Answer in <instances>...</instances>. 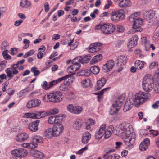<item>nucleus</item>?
<instances>
[{
  "instance_id": "f257e3e1",
  "label": "nucleus",
  "mask_w": 159,
  "mask_h": 159,
  "mask_svg": "<svg viewBox=\"0 0 159 159\" xmlns=\"http://www.w3.org/2000/svg\"><path fill=\"white\" fill-rule=\"evenodd\" d=\"M115 130L114 134L122 137L129 148H133L136 136L130 124L126 123L120 124L115 127Z\"/></svg>"
},
{
  "instance_id": "f03ea898",
  "label": "nucleus",
  "mask_w": 159,
  "mask_h": 159,
  "mask_svg": "<svg viewBox=\"0 0 159 159\" xmlns=\"http://www.w3.org/2000/svg\"><path fill=\"white\" fill-rule=\"evenodd\" d=\"M113 129L114 127L112 125L107 128L106 125L103 124L99 127V130L96 132L95 137L96 139H99L104 135L105 138L107 139L111 135Z\"/></svg>"
},
{
  "instance_id": "7ed1b4c3",
  "label": "nucleus",
  "mask_w": 159,
  "mask_h": 159,
  "mask_svg": "<svg viewBox=\"0 0 159 159\" xmlns=\"http://www.w3.org/2000/svg\"><path fill=\"white\" fill-rule=\"evenodd\" d=\"M62 95V93L60 91H53L45 94L43 98V100L44 102H59L62 100L61 98Z\"/></svg>"
},
{
  "instance_id": "20e7f679",
  "label": "nucleus",
  "mask_w": 159,
  "mask_h": 159,
  "mask_svg": "<svg viewBox=\"0 0 159 159\" xmlns=\"http://www.w3.org/2000/svg\"><path fill=\"white\" fill-rule=\"evenodd\" d=\"M149 96V94L141 91L135 94L132 98L135 106L138 107L146 101Z\"/></svg>"
},
{
  "instance_id": "39448f33",
  "label": "nucleus",
  "mask_w": 159,
  "mask_h": 159,
  "mask_svg": "<svg viewBox=\"0 0 159 159\" xmlns=\"http://www.w3.org/2000/svg\"><path fill=\"white\" fill-rule=\"evenodd\" d=\"M74 79V76L71 74H69L60 78L56 80L51 81L49 83V84H48L47 81H44L43 82L41 86L43 89L47 90L52 87L53 85L56 84L63 80H71V81H72V80Z\"/></svg>"
},
{
  "instance_id": "423d86ee",
  "label": "nucleus",
  "mask_w": 159,
  "mask_h": 159,
  "mask_svg": "<svg viewBox=\"0 0 159 159\" xmlns=\"http://www.w3.org/2000/svg\"><path fill=\"white\" fill-rule=\"evenodd\" d=\"M153 86V80L150 74H147L143 77L142 81V87L145 91L149 92Z\"/></svg>"
},
{
  "instance_id": "0eeeda50",
  "label": "nucleus",
  "mask_w": 159,
  "mask_h": 159,
  "mask_svg": "<svg viewBox=\"0 0 159 159\" xmlns=\"http://www.w3.org/2000/svg\"><path fill=\"white\" fill-rule=\"evenodd\" d=\"M95 29L96 30H100L104 34H106L112 33L115 28L114 25L108 23L98 25L95 26Z\"/></svg>"
},
{
  "instance_id": "6e6552de",
  "label": "nucleus",
  "mask_w": 159,
  "mask_h": 159,
  "mask_svg": "<svg viewBox=\"0 0 159 159\" xmlns=\"http://www.w3.org/2000/svg\"><path fill=\"white\" fill-rule=\"evenodd\" d=\"M110 15L111 20L115 23L122 20L125 18V16L121 10L113 11Z\"/></svg>"
},
{
  "instance_id": "1a4fd4ad",
  "label": "nucleus",
  "mask_w": 159,
  "mask_h": 159,
  "mask_svg": "<svg viewBox=\"0 0 159 159\" xmlns=\"http://www.w3.org/2000/svg\"><path fill=\"white\" fill-rule=\"evenodd\" d=\"M124 100V97L122 96H120L114 103L112 107L111 108L110 114L113 115L116 113L120 109L122 105V102Z\"/></svg>"
},
{
  "instance_id": "9d476101",
  "label": "nucleus",
  "mask_w": 159,
  "mask_h": 159,
  "mask_svg": "<svg viewBox=\"0 0 159 159\" xmlns=\"http://www.w3.org/2000/svg\"><path fill=\"white\" fill-rule=\"evenodd\" d=\"M18 67L19 65L17 63L12 65L11 68H8L5 70V72L7 76L9 78V80L12 78L14 75H16L19 73V71L17 70Z\"/></svg>"
},
{
  "instance_id": "9b49d317",
  "label": "nucleus",
  "mask_w": 159,
  "mask_h": 159,
  "mask_svg": "<svg viewBox=\"0 0 159 159\" xmlns=\"http://www.w3.org/2000/svg\"><path fill=\"white\" fill-rule=\"evenodd\" d=\"M53 135L55 137H57L61 135L64 129L63 125L61 123L55 124L52 128Z\"/></svg>"
},
{
  "instance_id": "f8f14e48",
  "label": "nucleus",
  "mask_w": 159,
  "mask_h": 159,
  "mask_svg": "<svg viewBox=\"0 0 159 159\" xmlns=\"http://www.w3.org/2000/svg\"><path fill=\"white\" fill-rule=\"evenodd\" d=\"M117 61L118 66L120 67L118 68L117 70L118 72H120L122 70L123 66L126 63V58L124 56H120L117 58Z\"/></svg>"
},
{
  "instance_id": "ddd939ff",
  "label": "nucleus",
  "mask_w": 159,
  "mask_h": 159,
  "mask_svg": "<svg viewBox=\"0 0 159 159\" xmlns=\"http://www.w3.org/2000/svg\"><path fill=\"white\" fill-rule=\"evenodd\" d=\"M143 23V19H137L134 20L132 25L133 28L134 29L135 32H141L143 29L141 27Z\"/></svg>"
},
{
  "instance_id": "4468645a",
  "label": "nucleus",
  "mask_w": 159,
  "mask_h": 159,
  "mask_svg": "<svg viewBox=\"0 0 159 159\" xmlns=\"http://www.w3.org/2000/svg\"><path fill=\"white\" fill-rule=\"evenodd\" d=\"M41 103V101L36 98L29 101L27 104V107L29 108L39 106Z\"/></svg>"
},
{
  "instance_id": "2eb2a0df",
  "label": "nucleus",
  "mask_w": 159,
  "mask_h": 159,
  "mask_svg": "<svg viewBox=\"0 0 159 159\" xmlns=\"http://www.w3.org/2000/svg\"><path fill=\"white\" fill-rule=\"evenodd\" d=\"M102 45V43H99L91 44L89 48V52L90 53H94L100 50L101 48Z\"/></svg>"
},
{
  "instance_id": "dca6fc26",
  "label": "nucleus",
  "mask_w": 159,
  "mask_h": 159,
  "mask_svg": "<svg viewBox=\"0 0 159 159\" xmlns=\"http://www.w3.org/2000/svg\"><path fill=\"white\" fill-rule=\"evenodd\" d=\"M115 64L114 61L113 60H110L108 61L103 66V71L105 72L110 71L113 68Z\"/></svg>"
},
{
  "instance_id": "f3484780",
  "label": "nucleus",
  "mask_w": 159,
  "mask_h": 159,
  "mask_svg": "<svg viewBox=\"0 0 159 159\" xmlns=\"http://www.w3.org/2000/svg\"><path fill=\"white\" fill-rule=\"evenodd\" d=\"M28 134L25 133H21L18 134L16 137V140L20 142H22L27 140L29 138Z\"/></svg>"
},
{
  "instance_id": "a211bd4d",
  "label": "nucleus",
  "mask_w": 159,
  "mask_h": 159,
  "mask_svg": "<svg viewBox=\"0 0 159 159\" xmlns=\"http://www.w3.org/2000/svg\"><path fill=\"white\" fill-rule=\"evenodd\" d=\"M133 104L134 103L132 98H127L124 107V111L126 112L130 110L133 107Z\"/></svg>"
},
{
  "instance_id": "6ab92c4d",
  "label": "nucleus",
  "mask_w": 159,
  "mask_h": 159,
  "mask_svg": "<svg viewBox=\"0 0 159 159\" xmlns=\"http://www.w3.org/2000/svg\"><path fill=\"white\" fill-rule=\"evenodd\" d=\"M39 122L40 121L37 120L30 123L28 125V128L30 130L33 132L38 131L39 129L38 125Z\"/></svg>"
},
{
  "instance_id": "aec40b11",
  "label": "nucleus",
  "mask_w": 159,
  "mask_h": 159,
  "mask_svg": "<svg viewBox=\"0 0 159 159\" xmlns=\"http://www.w3.org/2000/svg\"><path fill=\"white\" fill-rule=\"evenodd\" d=\"M150 144V140L148 138H145L140 144L139 146V150L141 151H145L148 148Z\"/></svg>"
},
{
  "instance_id": "412c9836",
  "label": "nucleus",
  "mask_w": 159,
  "mask_h": 159,
  "mask_svg": "<svg viewBox=\"0 0 159 159\" xmlns=\"http://www.w3.org/2000/svg\"><path fill=\"white\" fill-rule=\"evenodd\" d=\"M32 6L31 2L28 0H21L20 7L21 8H30Z\"/></svg>"
},
{
  "instance_id": "4be33fe9",
  "label": "nucleus",
  "mask_w": 159,
  "mask_h": 159,
  "mask_svg": "<svg viewBox=\"0 0 159 159\" xmlns=\"http://www.w3.org/2000/svg\"><path fill=\"white\" fill-rule=\"evenodd\" d=\"M155 15V12L153 10L145 11L143 13V17L147 20L153 18Z\"/></svg>"
},
{
  "instance_id": "5701e85b",
  "label": "nucleus",
  "mask_w": 159,
  "mask_h": 159,
  "mask_svg": "<svg viewBox=\"0 0 159 159\" xmlns=\"http://www.w3.org/2000/svg\"><path fill=\"white\" fill-rule=\"evenodd\" d=\"M43 142V138L40 136H34L33 139V145L36 146L34 147L35 148L37 147L38 144L41 143Z\"/></svg>"
},
{
  "instance_id": "b1692460",
  "label": "nucleus",
  "mask_w": 159,
  "mask_h": 159,
  "mask_svg": "<svg viewBox=\"0 0 159 159\" xmlns=\"http://www.w3.org/2000/svg\"><path fill=\"white\" fill-rule=\"evenodd\" d=\"M106 82V80L105 78H102L98 80L97 82L96 85V89L97 90L100 89L105 84Z\"/></svg>"
},
{
  "instance_id": "393cba45",
  "label": "nucleus",
  "mask_w": 159,
  "mask_h": 159,
  "mask_svg": "<svg viewBox=\"0 0 159 159\" xmlns=\"http://www.w3.org/2000/svg\"><path fill=\"white\" fill-rule=\"evenodd\" d=\"M82 124V123L81 120L77 119L74 122L72 126L74 129L79 130L81 128Z\"/></svg>"
},
{
  "instance_id": "a878e982",
  "label": "nucleus",
  "mask_w": 159,
  "mask_h": 159,
  "mask_svg": "<svg viewBox=\"0 0 159 159\" xmlns=\"http://www.w3.org/2000/svg\"><path fill=\"white\" fill-rule=\"evenodd\" d=\"M32 154L35 158L39 159H43V154L40 151L34 150L32 152Z\"/></svg>"
},
{
  "instance_id": "bb28decb",
  "label": "nucleus",
  "mask_w": 159,
  "mask_h": 159,
  "mask_svg": "<svg viewBox=\"0 0 159 159\" xmlns=\"http://www.w3.org/2000/svg\"><path fill=\"white\" fill-rule=\"evenodd\" d=\"M131 5V3L129 0H122L119 4V6L121 8H125Z\"/></svg>"
},
{
  "instance_id": "cd10ccee",
  "label": "nucleus",
  "mask_w": 159,
  "mask_h": 159,
  "mask_svg": "<svg viewBox=\"0 0 159 159\" xmlns=\"http://www.w3.org/2000/svg\"><path fill=\"white\" fill-rule=\"evenodd\" d=\"M44 136L47 138H50L53 137H55L53 135V133L52 129L49 128L44 131L43 133Z\"/></svg>"
},
{
  "instance_id": "c85d7f7f",
  "label": "nucleus",
  "mask_w": 159,
  "mask_h": 159,
  "mask_svg": "<svg viewBox=\"0 0 159 159\" xmlns=\"http://www.w3.org/2000/svg\"><path fill=\"white\" fill-rule=\"evenodd\" d=\"M34 119H39L44 117L46 116L45 111H34Z\"/></svg>"
},
{
  "instance_id": "c756f323",
  "label": "nucleus",
  "mask_w": 159,
  "mask_h": 159,
  "mask_svg": "<svg viewBox=\"0 0 159 159\" xmlns=\"http://www.w3.org/2000/svg\"><path fill=\"white\" fill-rule=\"evenodd\" d=\"M102 58V54H98L94 56L90 62V64H95L100 61Z\"/></svg>"
},
{
  "instance_id": "7c9ffc66",
  "label": "nucleus",
  "mask_w": 159,
  "mask_h": 159,
  "mask_svg": "<svg viewBox=\"0 0 159 159\" xmlns=\"http://www.w3.org/2000/svg\"><path fill=\"white\" fill-rule=\"evenodd\" d=\"M81 84L84 88H87L91 86V81L89 79H85L82 80Z\"/></svg>"
},
{
  "instance_id": "2f4dec72",
  "label": "nucleus",
  "mask_w": 159,
  "mask_h": 159,
  "mask_svg": "<svg viewBox=\"0 0 159 159\" xmlns=\"http://www.w3.org/2000/svg\"><path fill=\"white\" fill-rule=\"evenodd\" d=\"M91 137V134L89 132L84 133L82 139V143L84 144L87 143Z\"/></svg>"
},
{
  "instance_id": "473e14b6",
  "label": "nucleus",
  "mask_w": 159,
  "mask_h": 159,
  "mask_svg": "<svg viewBox=\"0 0 159 159\" xmlns=\"http://www.w3.org/2000/svg\"><path fill=\"white\" fill-rule=\"evenodd\" d=\"M70 89L69 85L65 83L61 84L59 87V90L63 91H67L69 90Z\"/></svg>"
},
{
  "instance_id": "72a5a7b5",
  "label": "nucleus",
  "mask_w": 159,
  "mask_h": 159,
  "mask_svg": "<svg viewBox=\"0 0 159 159\" xmlns=\"http://www.w3.org/2000/svg\"><path fill=\"white\" fill-rule=\"evenodd\" d=\"M135 66L138 69H141L144 66V62L140 60H137L135 63Z\"/></svg>"
},
{
  "instance_id": "f704fd0d",
  "label": "nucleus",
  "mask_w": 159,
  "mask_h": 159,
  "mask_svg": "<svg viewBox=\"0 0 159 159\" xmlns=\"http://www.w3.org/2000/svg\"><path fill=\"white\" fill-rule=\"evenodd\" d=\"M90 70L91 73L95 75L98 74L100 70L99 67L96 66H94L91 67Z\"/></svg>"
},
{
  "instance_id": "c9c22d12",
  "label": "nucleus",
  "mask_w": 159,
  "mask_h": 159,
  "mask_svg": "<svg viewBox=\"0 0 159 159\" xmlns=\"http://www.w3.org/2000/svg\"><path fill=\"white\" fill-rule=\"evenodd\" d=\"M83 110V107L81 106H75L74 114H79L81 113Z\"/></svg>"
},
{
  "instance_id": "e433bc0d",
  "label": "nucleus",
  "mask_w": 159,
  "mask_h": 159,
  "mask_svg": "<svg viewBox=\"0 0 159 159\" xmlns=\"http://www.w3.org/2000/svg\"><path fill=\"white\" fill-rule=\"evenodd\" d=\"M34 88V84H30L27 88L22 90L24 94L32 90Z\"/></svg>"
},
{
  "instance_id": "4c0bfd02",
  "label": "nucleus",
  "mask_w": 159,
  "mask_h": 159,
  "mask_svg": "<svg viewBox=\"0 0 159 159\" xmlns=\"http://www.w3.org/2000/svg\"><path fill=\"white\" fill-rule=\"evenodd\" d=\"M66 98L68 100H72L75 98V94L72 93H67L65 95Z\"/></svg>"
},
{
  "instance_id": "58836bf2",
  "label": "nucleus",
  "mask_w": 159,
  "mask_h": 159,
  "mask_svg": "<svg viewBox=\"0 0 159 159\" xmlns=\"http://www.w3.org/2000/svg\"><path fill=\"white\" fill-rule=\"evenodd\" d=\"M75 106L72 104H69L66 106L67 110L70 113L74 114Z\"/></svg>"
},
{
  "instance_id": "ea45409f",
  "label": "nucleus",
  "mask_w": 159,
  "mask_h": 159,
  "mask_svg": "<svg viewBox=\"0 0 159 159\" xmlns=\"http://www.w3.org/2000/svg\"><path fill=\"white\" fill-rule=\"evenodd\" d=\"M139 12H137L132 14L129 16V20L131 22H134V20L138 19V15L139 14Z\"/></svg>"
},
{
  "instance_id": "a19ab883",
  "label": "nucleus",
  "mask_w": 159,
  "mask_h": 159,
  "mask_svg": "<svg viewBox=\"0 0 159 159\" xmlns=\"http://www.w3.org/2000/svg\"><path fill=\"white\" fill-rule=\"evenodd\" d=\"M81 75L83 76H89L91 74V73L90 70H82L80 72Z\"/></svg>"
},
{
  "instance_id": "79ce46f5",
  "label": "nucleus",
  "mask_w": 159,
  "mask_h": 159,
  "mask_svg": "<svg viewBox=\"0 0 159 159\" xmlns=\"http://www.w3.org/2000/svg\"><path fill=\"white\" fill-rule=\"evenodd\" d=\"M22 146L24 148H28L30 149H33L34 148L35 146H34L33 144L32 143H25L22 144Z\"/></svg>"
},
{
  "instance_id": "37998d69",
  "label": "nucleus",
  "mask_w": 159,
  "mask_h": 159,
  "mask_svg": "<svg viewBox=\"0 0 159 159\" xmlns=\"http://www.w3.org/2000/svg\"><path fill=\"white\" fill-rule=\"evenodd\" d=\"M91 57L89 55H86L82 57V64H84L88 63L89 61L91 59Z\"/></svg>"
},
{
  "instance_id": "c03bdc74",
  "label": "nucleus",
  "mask_w": 159,
  "mask_h": 159,
  "mask_svg": "<svg viewBox=\"0 0 159 159\" xmlns=\"http://www.w3.org/2000/svg\"><path fill=\"white\" fill-rule=\"evenodd\" d=\"M110 87H107L102 89L101 91L98 92L94 93V94L96 95H100L102 96L104 92L110 89Z\"/></svg>"
},
{
  "instance_id": "a18cd8bd",
  "label": "nucleus",
  "mask_w": 159,
  "mask_h": 159,
  "mask_svg": "<svg viewBox=\"0 0 159 159\" xmlns=\"http://www.w3.org/2000/svg\"><path fill=\"white\" fill-rule=\"evenodd\" d=\"M71 66L74 69V70L76 71L80 68L81 65L79 63H75L73 61L72 65Z\"/></svg>"
},
{
  "instance_id": "49530a36",
  "label": "nucleus",
  "mask_w": 159,
  "mask_h": 159,
  "mask_svg": "<svg viewBox=\"0 0 159 159\" xmlns=\"http://www.w3.org/2000/svg\"><path fill=\"white\" fill-rule=\"evenodd\" d=\"M54 116L56 124H60V122L62 121L63 119L62 116L60 115H58Z\"/></svg>"
},
{
  "instance_id": "de8ad7c7",
  "label": "nucleus",
  "mask_w": 159,
  "mask_h": 159,
  "mask_svg": "<svg viewBox=\"0 0 159 159\" xmlns=\"http://www.w3.org/2000/svg\"><path fill=\"white\" fill-rule=\"evenodd\" d=\"M24 117L25 118L34 119V112L25 113Z\"/></svg>"
},
{
  "instance_id": "09e8293b",
  "label": "nucleus",
  "mask_w": 159,
  "mask_h": 159,
  "mask_svg": "<svg viewBox=\"0 0 159 159\" xmlns=\"http://www.w3.org/2000/svg\"><path fill=\"white\" fill-rule=\"evenodd\" d=\"M31 71L34 73V76H36L40 74V72L37 70V68L36 67H33L31 68Z\"/></svg>"
},
{
  "instance_id": "8fccbe9b",
  "label": "nucleus",
  "mask_w": 159,
  "mask_h": 159,
  "mask_svg": "<svg viewBox=\"0 0 159 159\" xmlns=\"http://www.w3.org/2000/svg\"><path fill=\"white\" fill-rule=\"evenodd\" d=\"M55 120L54 116H51L48 118V121L50 124H55Z\"/></svg>"
},
{
  "instance_id": "3c124183",
  "label": "nucleus",
  "mask_w": 159,
  "mask_h": 159,
  "mask_svg": "<svg viewBox=\"0 0 159 159\" xmlns=\"http://www.w3.org/2000/svg\"><path fill=\"white\" fill-rule=\"evenodd\" d=\"M125 28L124 26L121 25H118L117 26L116 30L117 32L119 33H122L124 32L125 30Z\"/></svg>"
},
{
  "instance_id": "603ef678",
  "label": "nucleus",
  "mask_w": 159,
  "mask_h": 159,
  "mask_svg": "<svg viewBox=\"0 0 159 159\" xmlns=\"http://www.w3.org/2000/svg\"><path fill=\"white\" fill-rule=\"evenodd\" d=\"M158 65V63L157 61H154L150 63L149 68L150 69H152Z\"/></svg>"
},
{
  "instance_id": "864d4df0",
  "label": "nucleus",
  "mask_w": 159,
  "mask_h": 159,
  "mask_svg": "<svg viewBox=\"0 0 159 159\" xmlns=\"http://www.w3.org/2000/svg\"><path fill=\"white\" fill-rule=\"evenodd\" d=\"M82 57L81 56L77 57L75 58L73 60V62L75 63H79V62L82 63Z\"/></svg>"
},
{
  "instance_id": "5fc2aeb1",
  "label": "nucleus",
  "mask_w": 159,
  "mask_h": 159,
  "mask_svg": "<svg viewBox=\"0 0 159 159\" xmlns=\"http://www.w3.org/2000/svg\"><path fill=\"white\" fill-rule=\"evenodd\" d=\"M88 148V146H86L84 148L79 150L78 151H76V153L77 154H81L87 150Z\"/></svg>"
},
{
  "instance_id": "6e6d98bb",
  "label": "nucleus",
  "mask_w": 159,
  "mask_h": 159,
  "mask_svg": "<svg viewBox=\"0 0 159 159\" xmlns=\"http://www.w3.org/2000/svg\"><path fill=\"white\" fill-rule=\"evenodd\" d=\"M137 44V43L134 42L132 41V40H130L128 45V47L129 48H133Z\"/></svg>"
},
{
  "instance_id": "4d7b16f0",
  "label": "nucleus",
  "mask_w": 159,
  "mask_h": 159,
  "mask_svg": "<svg viewBox=\"0 0 159 159\" xmlns=\"http://www.w3.org/2000/svg\"><path fill=\"white\" fill-rule=\"evenodd\" d=\"M59 112V110L57 108H54L50 110V113L52 115H55Z\"/></svg>"
},
{
  "instance_id": "13d9d810",
  "label": "nucleus",
  "mask_w": 159,
  "mask_h": 159,
  "mask_svg": "<svg viewBox=\"0 0 159 159\" xmlns=\"http://www.w3.org/2000/svg\"><path fill=\"white\" fill-rule=\"evenodd\" d=\"M67 70L68 73H70L72 74H74L75 72V70H74V69L71 66H69L67 68Z\"/></svg>"
},
{
  "instance_id": "bf43d9fd",
  "label": "nucleus",
  "mask_w": 159,
  "mask_h": 159,
  "mask_svg": "<svg viewBox=\"0 0 159 159\" xmlns=\"http://www.w3.org/2000/svg\"><path fill=\"white\" fill-rule=\"evenodd\" d=\"M159 107V100L156 101L152 105V107L154 109H157Z\"/></svg>"
},
{
  "instance_id": "052dcab7",
  "label": "nucleus",
  "mask_w": 159,
  "mask_h": 159,
  "mask_svg": "<svg viewBox=\"0 0 159 159\" xmlns=\"http://www.w3.org/2000/svg\"><path fill=\"white\" fill-rule=\"evenodd\" d=\"M144 44L146 50L147 51H148L150 49L151 45L149 41H148Z\"/></svg>"
},
{
  "instance_id": "680f3d73",
  "label": "nucleus",
  "mask_w": 159,
  "mask_h": 159,
  "mask_svg": "<svg viewBox=\"0 0 159 159\" xmlns=\"http://www.w3.org/2000/svg\"><path fill=\"white\" fill-rule=\"evenodd\" d=\"M153 24L157 26H159V18H154L152 20Z\"/></svg>"
},
{
  "instance_id": "e2e57ef3",
  "label": "nucleus",
  "mask_w": 159,
  "mask_h": 159,
  "mask_svg": "<svg viewBox=\"0 0 159 159\" xmlns=\"http://www.w3.org/2000/svg\"><path fill=\"white\" fill-rule=\"evenodd\" d=\"M6 64L3 61L0 62V72L3 70L6 67Z\"/></svg>"
},
{
  "instance_id": "0e129e2a",
  "label": "nucleus",
  "mask_w": 159,
  "mask_h": 159,
  "mask_svg": "<svg viewBox=\"0 0 159 159\" xmlns=\"http://www.w3.org/2000/svg\"><path fill=\"white\" fill-rule=\"evenodd\" d=\"M138 39V38L137 35H135L133 36L132 38H131L130 40H132V41L137 44V41Z\"/></svg>"
},
{
  "instance_id": "69168bd1",
  "label": "nucleus",
  "mask_w": 159,
  "mask_h": 159,
  "mask_svg": "<svg viewBox=\"0 0 159 159\" xmlns=\"http://www.w3.org/2000/svg\"><path fill=\"white\" fill-rule=\"evenodd\" d=\"M139 134L141 135H146L148 133V131L147 130L142 129L140 130Z\"/></svg>"
},
{
  "instance_id": "338daca9",
  "label": "nucleus",
  "mask_w": 159,
  "mask_h": 159,
  "mask_svg": "<svg viewBox=\"0 0 159 159\" xmlns=\"http://www.w3.org/2000/svg\"><path fill=\"white\" fill-rule=\"evenodd\" d=\"M8 46L7 42L6 41H3L1 45V48L2 49H4L5 47Z\"/></svg>"
},
{
  "instance_id": "774afa93",
  "label": "nucleus",
  "mask_w": 159,
  "mask_h": 159,
  "mask_svg": "<svg viewBox=\"0 0 159 159\" xmlns=\"http://www.w3.org/2000/svg\"><path fill=\"white\" fill-rule=\"evenodd\" d=\"M111 159H119L120 156L116 154H112L111 156Z\"/></svg>"
}]
</instances>
